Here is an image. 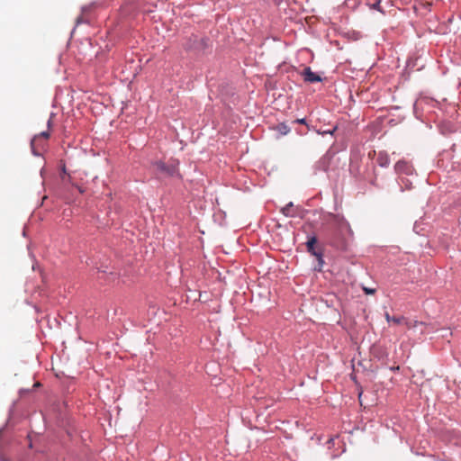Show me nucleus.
<instances>
[{"instance_id":"obj_6","label":"nucleus","mask_w":461,"mask_h":461,"mask_svg":"<svg viewBox=\"0 0 461 461\" xmlns=\"http://www.w3.org/2000/svg\"><path fill=\"white\" fill-rule=\"evenodd\" d=\"M50 137V133L48 131H42L41 133H40L39 135H36L32 140V151L35 155H37V152L35 151V146L36 144L41 140V139L43 140H48Z\"/></svg>"},{"instance_id":"obj_9","label":"nucleus","mask_w":461,"mask_h":461,"mask_svg":"<svg viewBox=\"0 0 461 461\" xmlns=\"http://www.w3.org/2000/svg\"><path fill=\"white\" fill-rule=\"evenodd\" d=\"M377 162L381 167H387L389 164V159L386 154L379 153L377 158Z\"/></svg>"},{"instance_id":"obj_13","label":"nucleus","mask_w":461,"mask_h":461,"mask_svg":"<svg viewBox=\"0 0 461 461\" xmlns=\"http://www.w3.org/2000/svg\"><path fill=\"white\" fill-rule=\"evenodd\" d=\"M393 316H390L388 312L385 313V319L388 322H392Z\"/></svg>"},{"instance_id":"obj_11","label":"nucleus","mask_w":461,"mask_h":461,"mask_svg":"<svg viewBox=\"0 0 461 461\" xmlns=\"http://www.w3.org/2000/svg\"><path fill=\"white\" fill-rule=\"evenodd\" d=\"M405 321V317L403 316H399V317H396V316H393L392 318V322L394 323V324H403Z\"/></svg>"},{"instance_id":"obj_8","label":"nucleus","mask_w":461,"mask_h":461,"mask_svg":"<svg viewBox=\"0 0 461 461\" xmlns=\"http://www.w3.org/2000/svg\"><path fill=\"white\" fill-rule=\"evenodd\" d=\"M282 212L284 215L287 217H294L295 215V212H294V204L293 203H289L285 207L282 208Z\"/></svg>"},{"instance_id":"obj_2","label":"nucleus","mask_w":461,"mask_h":461,"mask_svg":"<svg viewBox=\"0 0 461 461\" xmlns=\"http://www.w3.org/2000/svg\"><path fill=\"white\" fill-rule=\"evenodd\" d=\"M301 75L303 77L304 81L308 83H316L321 81V77L316 73L312 72L310 67H305Z\"/></svg>"},{"instance_id":"obj_4","label":"nucleus","mask_w":461,"mask_h":461,"mask_svg":"<svg viewBox=\"0 0 461 461\" xmlns=\"http://www.w3.org/2000/svg\"><path fill=\"white\" fill-rule=\"evenodd\" d=\"M395 171L398 174L411 175L412 173V167L408 162L400 160L395 164Z\"/></svg>"},{"instance_id":"obj_7","label":"nucleus","mask_w":461,"mask_h":461,"mask_svg":"<svg viewBox=\"0 0 461 461\" xmlns=\"http://www.w3.org/2000/svg\"><path fill=\"white\" fill-rule=\"evenodd\" d=\"M408 330H411L417 328L418 326H426L425 323L415 321V320H408L405 318V321L403 323Z\"/></svg>"},{"instance_id":"obj_1","label":"nucleus","mask_w":461,"mask_h":461,"mask_svg":"<svg viewBox=\"0 0 461 461\" xmlns=\"http://www.w3.org/2000/svg\"><path fill=\"white\" fill-rule=\"evenodd\" d=\"M153 171L159 176L173 177L178 176V162L171 159L167 163L156 160L151 164Z\"/></svg>"},{"instance_id":"obj_3","label":"nucleus","mask_w":461,"mask_h":461,"mask_svg":"<svg viewBox=\"0 0 461 461\" xmlns=\"http://www.w3.org/2000/svg\"><path fill=\"white\" fill-rule=\"evenodd\" d=\"M335 221L337 222L339 231L341 234H343V235L347 234L349 236H351L353 234L349 223L345 219L336 216Z\"/></svg>"},{"instance_id":"obj_14","label":"nucleus","mask_w":461,"mask_h":461,"mask_svg":"<svg viewBox=\"0 0 461 461\" xmlns=\"http://www.w3.org/2000/svg\"><path fill=\"white\" fill-rule=\"evenodd\" d=\"M294 122L305 124V119H303H303H297Z\"/></svg>"},{"instance_id":"obj_12","label":"nucleus","mask_w":461,"mask_h":461,"mask_svg":"<svg viewBox=\"0 0 461 461\" xmlns=\"http://www.w3.org/2000/svg\"><path fill=\"white\" fill-rule=\"evenodd\" d=\"M364 291L366 294H375V289H368V288H364Z\"/></svg>"},{"instance_id":"obj_10","label":"nucleus","mask_w":461,"mask_h":461,"mask_svg":"<svg viewBox=\"0 0 461 461\" xmlns=\"http://www.w3.org/2000/svg\"><path fill=\"white\" fill-rule=\"evenodd\" d=\"M276 130L278 131V132H280V134L286 135L290 131V127L286 125L285 122H282L276 126Z\"/></svg>"},{"instance_id":"obj_5","label":"nucleus","mask_w":461,"mask_h":461,"mask_svg":"<svg viewBox=\"0 0 461 461\" xmlns=\"http://www.w3.org/2000/svg\"><path fill=\"white\" fill-rule=\"evenodd\" d=\"M317 243V238L316 237H312L308 240L307 243H306V246H307V250L308 252H310L312 255L315 256L319 262L320 263H322L323 260H322V255L321 253H319L317 252L315 249H314V246L315 244Z\"/></svg>"}]
</instances>
